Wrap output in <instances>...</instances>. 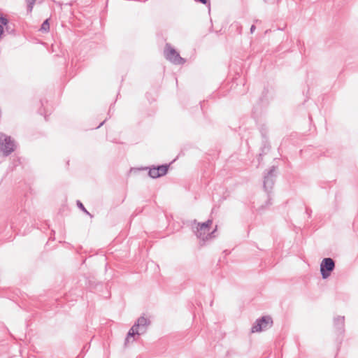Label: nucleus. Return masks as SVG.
I'll return each instance as SVG.
<instances>
[{"instance_id":"f257e3e1","label":"nucleus","mask_w":358,"mask_h":358,"mask_svg":"<svg viewBox=\"0 0 358 358\" xmlns=\"http://www.w3.org/2000/svg\"><path fill=\"white\" fill-rule=\"evenodd\" d=\"M150 323V322L148 318L144 316L140 317L129 331L125 338L124 345L127 346L134 343L136 340V336L145 334Z\"/></svg>"},{"instance_id":"f03ea898","label":"nucleus","mask_w":358,"mask_h":358,"mask_svg":"<svg viewBox=\"0 0 358 358\" xmlns=\"http://www.w3.org/2000/svg\"><path fill=\"white\" fill-rule=\"evenodd\" d=\"M212 224L213 221L211 220H208L207 222L202 224L197 223L195 231L197 238L203 241H208L214 238V234L217 230V227L213 231L210 232V228Z\"/></svg>"},{"instance_id":"7ed1b4c3","label":"nucleus","mask_w":358,"mask_h":358,"mask_svg":"<svg viewBox=\"0 0 358 358\" xmlns=\"http://www.w3.org/2000/svg\"><path fill=\"white\" fill-rule=\"evenodd\" d=\"M15 149V141L10 137L0 133V155L8 156Z\"/></svg>"},{"instance_id":"20e7f679","label":"nucleus","mask_w":358,"mask_h":358,"mask_svg":"<svg viewBox=\"0 0 358 358\" xmlns=\"http://www.w3.org/2000/svg\"><path fill=\"white\" fill-rule=\"evenodd\" d=\"M164 56L166 59L175 64H182L185 62V59L182 58L178 52L169 44L166 45Z\"/></svg>"},{"instance_id":"39448f33","label":"nucleus","mask_w":358,"mask_h":358,"mask_svg":"<svg viewBox=\"0 0 358 358\" xmlns=\"http://www.w3.org/2000/svg\"><path fill=\"white\" fill-rule=\"evenodd\" d=\"M335 267L334 262L331 258H324L320 264V272L324 279L330 276Z\"/></svg>"},{"instance_id":"423d86ee","label":"nucleus","mask_w":358,"mask_h":358,"mask_svg":"<svg viewBox=\"0 0 358 358\" xmlns=\"http://www.w3.org/2000/svg\"><path fill=\"white\" fill-rule=\"evenodd\" d=\"M272 324V320L270 317H262L256 321V323L252 326L251 331L252 333L260 332L268 329Z\"/></svg>"},{"instance_id":"0eeeda50","label":"nucleus","mask_w":358,"mask_h":358,"mask_svg":"<svg viewBox=\"0 0 358 358\" xmlns=\"http://www.w3.org/2000/svg\"><path fill=\"white\" fill-rule=\"evenodd\" d=\"M274 171H275V167L273 166L270 169V171H268L267 175L265 176V177H264V187L266 191H268L270 189H271L274 184V180H273V176L272 173Z\"/></svg>"},{"instance_id":"6e6552de","label":"nucleus","mask_w":358,"mask_h":358,"mask_svg":"<svg viewBox=\"0 0 358 358\" xmlns=\"http://www.w3.org/2000/svg\"><path fill=\"white\" fill-rule=\"evenodd\" d=\"M156 169L158 171V173L160 174V176H162L166 173V172L168 171V166L162 165V166H159Z\"/></svg>"},{"instance_id":"1a4fd4ad","label":"nucleus","mask_w":358,"mask_h":358,"mask_svg":"<svg viewBox=\"0 0 358 358\" xmlns=\"http://www.w3.org/2000/svg\"><path fill=\"white\" fill-rule=\"evenodd\" d=\"M149 176L153 178L160 177V174L158 173V171L156 168H152L149 171Z\"/></svg>"},{"instance_id":"9d476101","label":"nucleus","mask_w":358,"mask_h":358,"mask_svg":"<svg viewBox=\"0 0 358 358\" xmlns=\"http://www.w3.org/2000/svg\"><path fill=\"white\" fill-rule=\"evenodd\" d=\"M49 29H50L49 20L47 19L43 22L41 27V30L43 31L47 32L49 31Z\"/></svg>"},{"instance_id":"9b49d317","label":"nucleus","mask_w":358,"mask_h":358,"mask_svg":"<svg viewBox=\"0 0 358 358\" xmlns=\"http://www.w3.org/2000/svg\"><path fill=\"white\" fill-rule=\"evenodd\" d=\"M334 322L336 325L341 324V327H342L344 323V317L339 316L335 318Z\"/></svg>"},{"instance_id":"f8f14e48","label":"nucleus","mask_w":358,"mask_h":358,"mask_svg":"<svg viewBox=\"0 0 358 358\" xmlns=\"http://www.w3.org/2000/svg\"><path fill=\"white\" fill-rule=\"evenodd\" d=\"M35 1H36V0H27V4H28V11L29 13H31L32 11Z\"/></svg>"},{"instance_id":"ddd939ff","label":"nucleus","mask_w":358,"mask_h":358,"mask_svg":"<svg viewBox=\"0 0 358 358\" xmlns=\"http://www.w3.org/2000/svg\"><path fill=\"white\" fill-rule=\"evenodd\" d=\"M0 22L1 23V25H2L3 27L7 26L8 22V20L3 17H0Z\"/></svg>"},{"instance_id":"4468645a","label":"nucleus","mask_w":358,"mask_h":358,"mask_svg":"<svg viewBox=\"0 0 358 358\" xmlns=\"http://www.w3.org/2000/svg\"><path fill=\"white\" fill-rule=\"evenodd\" d=\"M3 32H4L3 27L2 25H0V37L2 36V35L3 34Z\"/></svg>"},{"instance_id":"2eb2a0df","label":"nucleus","mask_w":358,"mask_h":358,"mask_svg":"<svg viewBox=\"0 0 358 358\" xmlns=\"http://www.w3.org/2000/svg\"><path fill=\"white\" fill-rule=\"evenodd\" d=\"M78 206L82 209L85 212L87 213V210L85 209L83 205L81 203H78Z\"/></svg>"},{"instance_id":"dca6fc26","label":"nucleus","mask_w":358,"mask_h":358,"mask_svg":"<svg viewBox=\"0 0 358 358\" xmlns=\"http://www.w3.org/2000/svg\"><path fill=\"white\" fill-rule=\"evenodd\" d=\"M255 30V25H252L251 28H250V32L251 33H253Z\"/></svg>"},{"instance_id":"f3484780","label":"nucleus","mask_w":358,"mask_h":358,"mask_svg":"<svg viewBox=\"0 0 358 358\" xmlns=\"http://www.w3.org/2000/svg\"><path fill=\"white\" fill-rule=\"evenodd\" d=\"M198 1H199V2H201V3H203V4L206 3V0H198Z\"/></svg>"}]
</instances>
